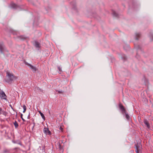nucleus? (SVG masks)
<instances>
[{"label":"nucleus","instance_id":"obj_1","mask_svg":"<svg viewBox=\"0 0 153 153\" xmlns=\"http://www.w3.org/2000/svg\"><path fill=\"white\" fill-rule=\"evenodd\" d=\"M119 107L120 109L121 110L122 113L123 115L125 117L126 120L128 121H130L131 118L130 116L121 103H120L119 104Z\"/></svg>","mask_w":153,"mask_h":153},{"label":"nucleus","instance_id":"obj_2","mask_svg":"<svg viewBox=\"0 0 153 153\" xmlns=\"http://www.w3.org/2000/svg\"><path fill=\"white\" fill-rule=\"evenodd\" d=\"M7 74L6 79L5 81L8 83H11L14 79H16L17 78L16 76H13V74L9 72H7Z\"/></svg>","mask_w":153,"mask_h":153},{"label":"nucleus","instance_id":"obj_3","mask_svg":"<svg viewBox=\"0 0 153 153\" xmlns=\"http://www.w3.org/2000/svg\"><path fill=\"white\" fill-rule=\"evenodd\" d=\"M24 62L25 65L29 66L30 67V69H31L33 71L35 72L36 71V68L35 67H34L32 65L28 63L25 60L24 61Z\"/></svg>","mask_w":153,"mask_h":153},{"label":"nucleus","instance_id":"obj_4","mask_svg":"<svg viewBox=\"0 0 153 153\" xmlns=\"http://www.w3.org/2000/svg\"><path fill=\"white\" fill-rule=\"evenodd\" d=\"M0 97L2 99H3L5 100H7V96L4 92L2 90H1L0 92Z\"/></svg>","mask_w":153,"mask_h":153},{"label":"nucleus","instance_id":"obj_5","mask_svg":"<svg viewBox=\"0 0 153 153\" xmlns=\"http://www.w3.org/2000/svg\"><path fill=\"white\" fill-rule=\"evenodd\" d=\"M6 48L3 43H0V51L1 53H3L4 52L6 51Z\"/></svg>","mask_w":153,"mask_h":153},{"label":"nucleus","instance_id":"obj_6","mask_svg":"<svg viewBox=\"0 0 153 153\" xmlns=\"http://www.w3.org/2000/svg\"><path fill=\"white\" fill-rule=\"evenodd\" d=\"M10 6L11 8L14 9H17L19 7V6H18L13 2H12L11 3Z\"/></svg>","mask_w":153,"mask_h":153},{"label":"nucleus","instance_id":"obj_7","mask_svg":"<svg viewBox=\"0 0 153 153\" xmlns=\"http://www.w3.org/2000/svg\"><path fill=\"white\" fill-rule=\"evenodd\" d=\"M135 47L137 51V52L140 51L142 52V51L141 50V48L140 45H135Z\"/></svg>","mask_w":153,"mask_h":153},{"label":"nucleus","instance_id":"obj_8","mask_svg":"<svg viewBox=\"0 0 153 153\" xmlns=\"http://www.w3.org/2000/svg\"><path fill=\"white\" fill-rule=\"evenodd\" d=\"M7 113L5 111L3 110L2 108H0V115L2 114L3 115L6 116L7 115Z\"/></svg>","mask_w":153,"mask_h":153},{"label":"nucleus","instance_id":"obj_9","mask_svg":"<svg viewBox=\"0 0 153 153\" xmlns=\"http://www.w3.org/2000/svg\"><path fill=\"white\" fill-rule=\"evenodd\" d=\"M141 36V34L139 32L136 33L135 36V38L136 40H138Z\"/></svg>","mask_w":153,"mask_h":153},{"label":"nucleus","instance_id":"obj_10","mask_svg":"<svg viewBox=\"0 0 153 153\" xmlns=\"http://www.w3.org/2000/svg\"><path fill=\"white\" fill-rule=\"evenodd\" d=\"M144 123L146 126L148 128H150V126L149 123L147 119H145L144 120Z\"/></svg>","mask_w":153,"mask_h":153},{"label":"nucleus","instance_id":"obj_11","mask_svg":"<svg viewBox=\"0 0 153 153\" xmlns=\"http://www.w3.org/2000/svg\"><path fill=\"white\" fill-rule=\"evenodd\" d=\"M112 14L113 16L117 17L118 16V14L114 10H112Z\"/></svg>","mask_w":153,"mask_h":153},{"label":"nucleus","instance_id":"obj_12","mask_svg":"<svg viewBox=\"0 0 153 153\" xmlns=\"http://www.w3.org/2000/svg\"><path fill=\"white\" fill-rule=\"evenodd\" d=\"M35 46L37 48H39L40 47V43L36 41L35 42Z\"/></svg>","mask_w":153,"mask_h":153},{"label":"nucleus","instance_id":"obj_13","mask_svg":"<svg viewBox=\"0 0 153 153\" xmlns=\"http://www.w3.org/2000/svg\"><path fill=\"white\" fill-rule=\"evenodd\" d=\"M39 112L42 118L45 120V117L44 115V114L40 111H39Z\"/></svg>","mask_w":153,"mask_h":153},{"label":"nucleus","instance_id":"obj_14","mask_svg":"<svg viewBox=\"0 0 153 153\" xmlns=\"http://www.w3.org/2000/svg\"><path fill=\"white\" fill-rule=\"evenodd\" d=\"M19 38L21 39H26L27 37L24 36H19Z\"/></svg>","mask_w":153,"mask_h":153},{"label":"nucleus","instance_id":"obj_15","mask_svg":"<svg viewBox=\"0 0 153 153\" xmlns=\"http://www.w3.org/2000/svg\"><path fill=\"white\" fill-rule=\"evenodd\" d=\"M13 124L14 125L15 127L16 128H18L19 125L16 121H15V122L13 123Z\"/></svg>","mask_w":153,"mask_h":153},{"label":"nucleus","instance_id":"obj_16","mask_svg":"<svg viewBox=\"0 0 153 153\" xmlns=\"http://www.w3.org/2000/svg\"><path fill=\"white\" fill-rule=\"evenodd\" d=\"M10 152V150L9 149H5L3 151L4 153H9Z\"/></svg>","mask_w":153,"mask_h":153},{"label":"nucleus","instance_id":"obj_17","mask_svg":"<svg viewBox=\"0 0 153 153\" xmlns=\"http://www.w3.org/2000/svg\"><path fill=\"white\" fill-rule=\"evenodd\" d=\"M49 129L48 128H44V129L43 130V131L46 134H47V132L48 131Z\"/></svg>","mask_w":153,"mask_h":153},{"label":"nucleus","instance_id":"obj_18","mask_svg":"<svg viewBox=\"0 0 153 153\" xmlns=\"http://www.w3.org/2000/svg\"><path fill=\"white\" fill-rule=\"evenodd\" d=\"M23 108L24 110L23 112L25 113V112L26 110V107L25 105H23Z\"/></svg>","mask_w":153,"mask_h":153},{"label":"nucleus","instance_id":"obj_19","mask_svg":"<svg viewBox=\"0 0 153 153\" xmlns=\"http://www.w3.org/2000/svg\"><path fill=\"white\" fill-rule=\"evenodd\" d=\"M150 37L151 41L153 40V34H151L150 35Z\"/></svg>","mask_w":153,"mask_h":153},{"label":"nucleus","instance_id":"obj_20","mask_svg":"<svg viewBox=\"0 0 153 153\" xmlns=\"http://www.w3.org/2000/svg\"><path fill=\"white\" fill-rule=\"evenodd\" d=\"M122 58L124 61L125 60L127 59L126 57L125 56V55L123 56L122 57Z\"/></svg>","mask_w":153,"mask_h":153},{"label":"nucleus","instance_id":"obj_21","mask_svg":"<svg viewBox=\"0 0 153 153\" xmlns=\"http://www.w3.org/2000/svg\"><path fill=\"white\" fill-rule=\"evenodd\" d=\"M59 149L60 150H62V151H63V149H62V147L61 145L60 144H59Z\"/></svg>","mask_w":153,"mask_h":153},{"label":"nucleus","instance_id":"obj_22","mask_svg":"<svg viewBox=\"0 0 153 153\" xmlns=\"http://www.w3.org/2000/svg\"><path fill=\"white\" fill-rule=\"evenodd\" d=\"M22 116H23V114H21V119H22V120L24 122H25V119L23 118V117H22Z\"/></svg>","mask_w":153,"mask_h":153},{"label":"nucleus","instance_id":"obj_23","mask_svg":"<svg viewBox=\"0 0 153 153\" xmlns=\"http://www.w3.org/2000/svg\"><path fill=\"white\" fill-rule=\"evenodd\" d=\"M56 92H58L59 93H62L63 92V91L62 90H56Z\"/></svg>","mask_w":153,"mask_h":153},{"label":"nucleus","instance_id":"obj_24","mask_svg":"<svg viewBox=\"0 0 153 153\" xmlns=\"http://www.w3.org/2000/svg\"><path fill=\"white\" fill-rule=\"evenodd\" d=\"M59 130H60L61 131H62L63 130V128L62 126H60L59 128Z\"/></svg>","mask_w":153,"mask_h":153},{"label":"nucleus","instance_id":"obj_25","mask_svg":"<svg viewBox=\"0 0 153 153\" xmlns=\"http://www.w3.org/2000/svg\"><path fill=\"white\" fill-rule=\"evenodd\" d=\"M135 146V148H136V147H137V148H138L139 149V148L140 147V146H139L138 144H135V145H134Z\"/></svg>","mask_w":153,"mask_h":153},{"label":"nucleus","instance_id":"obj_26","mask_svg":"<svg viewBox=\"0 0 153 153\" xmlns=\"http://www.w3.org/2000/svg\"><path fill=\"white\" fill-rule=\"evenodd\" d=\"M59 70V71H62V68L61 67H58Z\"/></svg>","mask_w":153,"mask_h":153},{"label":"nucleus","instance_id":"obj_27","mask_svg":"<svg viewBox=\"0 0 153 153\" xmlns=\"http://www.w3.org/2000/svg\"><path fill=\"white\" fill-rule=\"evenodd\" d=\"M51 134V132L49 130L47 132V134L50 135V134Z\"/></svg>","mask_w":153,"mask_h":153},{"label":"nucleus","instance_id":"obj_28","mask_svg":"<svg viewBox=\"0 0 153 153\" xmlns=\"http://www.w3.org/2000/svg\"><path fill=\"white\" fill-rule=\"evenodd\" d=\"M136 57L138 59H139V56L138 54L137 53V54L136 55Z\"/></svg>","mask_w":153,"mask_h":153},{"label":"nucleus","instance_id":"obj_29","mask_svg":"<svg viewBox=\"0 0 153 153\" xmlns=\"http://www.w3.org/2000/svg\"><path fill=\"white\" fill-rule=\"evenodd\" d=\"M10 106L11 107V108L14 111H16L13 109V107L12 106V105H10Z\"/></svg>","mask_w":153,"mask_h":153},{"label":"nucleus","instance_id":"obj_30","mask_svg":"<svg viewBox=\"0 0 153 153\" xmlns=\"http://www.w3.org/2000/svg\"><path fill=\"white\" fill-rule=\"evenodd\" d=\"M136 150H135V151H139V149L138 148H137V147H136Z\"/></svg>","mask_w":153,"mask_h":153},{"label":"nucleus","instance_id":"obj_31","mask_svg":"<svg viewBox=\"0 0 153 153\" xmlns=\"http://www.w3.org/2000/svg\"><path fill=\"white\" fill-rule=\"evenodd\" d=\"M74 4H75V2L74 1L73 2H72L71 3V4L73 5H74Z\"/></svg>","mask_w":153,"mask_h":153},{"label":"nucleus","instance_id":"obj_32","mask_svg":"<svg viewBox=\"0 0 153 153\" xmlns=\"http://www.w3.org/2000/svg\"><path fill=\"white\" fill-rule=\"evenodd\" d=\"M30 114H29L28 115V117H27V118L28 119H30Z\"/></svg>","mask_w":153,"mask_h":153},{"label":"nucleus","instance_id":"obj_33","mask_svg":"<svg viewBox=\"0 0 153 153\" xmlns=\"http://www.w3.org/2000/svg\"><path fill=\"white\" fill-rule=\"evenodd\" d=\"M33 127H34L35 126V123L34 122H33Z\"/></svg>","mask_w":153,"mask_h":153},{"label":"nucleus","instance_id":"obj_34","mask_svg":"<svg viewBox=\"0 0 153 153\" xmlns=\"http://www.w3.org/2000/svg\"><path fill=\"white\" fill-rule=\"evenodd\" d=\"M73 9H74V10H76V7L74 6V7H73Z\"/></svg>","mask_w":153,"mask_h":153},{"label":"nucleus","instance_id":"obj_35","mask_svg":"<svg viewBox=\"0 0 153 153\" xmlns=\"http://www.w3.org/2000/svg\"><path fill=\"white\" fill-rule=\"evenodd\" d=\"M136 152L137 153H139V151H136Z\"/></svg>","mask_w":153,"mask_h":153},{"label":"nucleus","instance_id":"obj_36","mask_svg":"<svg viewBox=\"0 0 153 153\" xmlns=\"http://www.w3.org/2000/svg\"><path fill=\"white\" fill-rule=\"evenodd\" d=\"M17 112H16V117H17Z\"/></svg>","mask_w":153,"mask_h":153},{"label":"nucleus","instance_id":"obj_37","mask_svg":"<svg viewBox=\"0 0 153 153\" xmlns=\"http://www.w3.org/2000/svg\"><path fill=\"white\" fill-rule=\"evenodd\" d=\"M34 127H33H33H32V130H33V128Z\"/></svg>","mask_w":153,"mask_h":153},{"label":"nucleus","instance_id":"obj_38","mask_svg":"<svg viewBox=\"0 0 153 153\" xmlns=\"http://www.w3.org/2000/svg\"><path fill=\"white\" fill-rule=\"evenodd\" d=\"M49 114H50V111H49Z\"/></svg>","mask_w":153,"mask_h":153},{"label":"nucleus","instance_id":"obj_39","mask_svg":"<svg viewBox=\"0 0 153 153\" xmlns=\"http://www.w3.org/2000/svg\"><path fill=\"white\" fill-rule=\"evenodd\" d=\"M13 34H14L15 33H13Z\"/></svg>","mask_w":153,"mask_h":153}]
</instances>
